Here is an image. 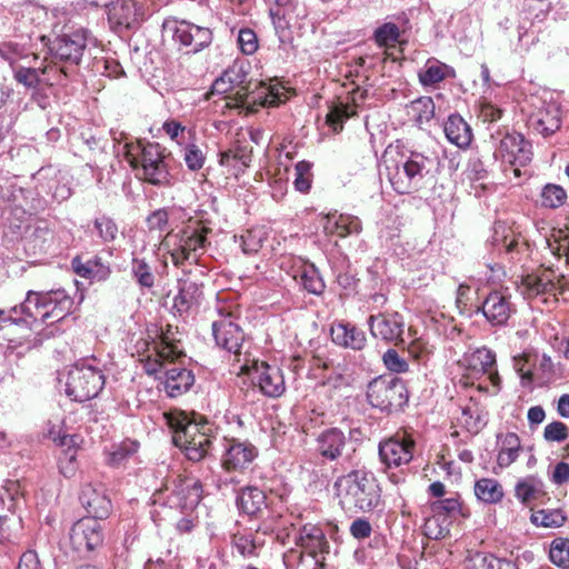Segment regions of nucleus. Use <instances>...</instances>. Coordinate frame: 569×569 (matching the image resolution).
Returning <instances> with one entry per match:
<instances>
[{"label": "nucleus", "mask_w": 569, "mask_h": 569, "mask_svg": "<svg viewBox=\"0 0 569 569\" xmlns=\"http://www.w3.org/2000/svg\"><path fill=\"white\" fill-rule=\"evenodd\" d=\"M14 79L27 88L36 89L40 83L39 70L21 67L14 72Z\"/></svg>", "instance_id": "obj_61"}, {"label": "nucleus", "mask_w": 569, "mask_h": 569, "mask_svg": "<svg viewBox=\"0 0 569 569\" xmlns=\"http://www.w3.org/2000/svg\"><path fill=\"white\" fill-rule=\"evenodd\" d=\"M411 112L416 122L422 124L430 121L435 116V102L430 97H420L411 102Z\"/></svg>", "instance_id": "obj_47"}, {"label": "nucleus", "mask_w": 569, "mask_h": 569, "mask_svg": "<svg viewBox=\"0 0 569 569\" xmlns=\"http://www.w3.org/2000/svg\"><path fill=\"white\" fill-rule=\"evenodd\" d=\"M366 395L372 408L386 413L401 409L409 400L405 381L392 375L373 378L367 386Z\"/></svg>", "instance_id": "obj_6"}, {"label": "nucleus", "mask_w": 569, "mask_h": 569, "mask_svg": "<svg viewBox=\"0 0 569 569\" xmlns=\"http://www.w3.org/2000/svg\"><path fill=\"white\" fill-rule=\"evenodd\" d=\"M370 333L373 338L380 339L395 346H405V319L399 312H379L369 316L367 320Z\"/></svg>", "instance_id": "obj_8"}, {"label": "nucleus", "mask_w": 569, "mask_h": 569, "mask_svg": "<svg viewBox=\"0 0 569 569\" xmlns=\"http://www.w3.org/2000/svg\"><path fill=\"white\" fill-rule=\"evenodd\" d=\"M450 525V520L432 512V516L425 522V535L433 540L443 539L449 535Z\"/></svg>", "instance_id": "obj_45"}, {"label": "nucleus", "mask_w": 569, "mask_h": 569, "mask_svg": "<svg viewBox=\"0 0 569 569\" xmlns=\"http://www.w3.org/2000/svg\"><path fill=\"white\" fill-rule=\"evenodd\" d=\"M183 160L189 170L197 171L203 167L206 157L197 144L188 143L183 149Z\"/></svg>", "instance_id": "obj_55"}, {"label": "nucleus", "mask_w": 569, "mask_h": 569, "mask_svg": "<svg viewBox=\"0 0 569 569\" xmlns=\"http://www.w3.org/2000/svg\"><path fill=\"white\" fill-rule=\"evenodd\" d=\"M296 543L301 547L320 569L326 567V555L329 553V542L323 530L315 525H305L300 528Z\"/></svg>", "instance_id": "obj_17"}, {"label": "nucleus", "mask_w": 569, "mask_h": 569, "mask_svg": "<svg viewBox=\"0 0 569 569\" xmlns=\"http://www.w3.org/2000/svg\"><path fill=\"white\" fill-rule=\"evenodd\" d=\"M515 496L521 503L530 506L545 498V485L537 477H526L517 482Z\"/></svg>", "instance_id": "obj_30"}, {"label": "nucleus", "mask_w": 569, "mask_h": 569, "mask_svg": "<svg viewBox=\"0 0 569 569\" xmlns=\"http://www.w3.org/2000/svg\"><path fill=\"white\" fill-rule=\"evenodd\" d=\"M70 541L78 552L93 551L103 542V532L100 520L82 518L70 530Z\"/></svg>", "instance_id": "obj_15"}, {"label": "nucleus", "mask_w": 569, "mask_h": 569, "mask_svg": "<svg viewBox=\"0 0 569 569\" xmlns=\"http://www.w3.org/2000/svg\"><path fill=\"white\" fill-rule=\"evenodd\" d=\"M293 0H274L276 7L269 9V16L276 29L284 28L287 14L292 7Z\"/></svg>", "instance_id": "obj_54"}, {"label": "nucleus", "mask_w": 569, "mask_h": 569, "mask_svg": "<svg viewBox=\"0 0 569 569\" xmlns=\"http://www.w3.org/2000/svg\"><path fill=\"white\" fill-rule=\"evenodd\" d=\"M400 37L399 27L396 23L387 22L375 30L373 39L379 47H389L398 42Z\"/></svg>", "instance_id": "obj_50"}, {"label": "nucleus", "mask_w": 569, "mask_h": 569, "mask_svg": "<svg viewBox=\"0 0 569 569\" xmlns=\"http://www.w3.org/2000/svg\"><path fill=\"white\" fill-rule=\"evenodd\" d=\"M164 418L173 432L174 446L183 451L188 460L199 462L209 455L216 439L213 425L209 420L196 412L181 410H172Z\"/></svg>", "instance_id": "obj_2"}, {"label": "nucleus", "mask_w": 569, "mask_h": 569, "mask_svg": "<svg viewBox=\"0 0 569 569\" xmlns=\"http://www.w3.org/2000/svg\"><path fill=\"white\" fill-rule=\"evenodd\" d=\"M32 303L36 311L43 309V312L40 315V323H46L49 320H51V323H54L63 320L70 313L73 300L63 289L28 291L24 301L21 303V310L32 320V323H37L38 315L31 310Z\"/></svg>", "instance_id": "obj_5"}, {"label": "nucleus", "mask_w": 569, "mask_h": 569, "mask_svg": "<svg viewBox=\"0 0 569 569\" xmlns=\"http://www.w3.org/2000/svg\"><path fill=\"white\" fill-rule=\"evenodd\" d=\"M22 57V47L16 42H3L0 44V58L11 67Z\"/></svg>", "instance_id": "obj_63"}, {"label": "nucleus", "mask_w": 569, "mask_h": 569, "mask_svg": "<svg viewBox=\"0 0 569 569\" xmlns=\"http://www.w3.org/2000/svg\"><path fill=\"white\" fill-rule=\"evenodd\" d=\"M156 352L157 358L154 360L149 359L144 366L149 376L164 375V370L170 363L184 356L179 343L171 341L167 335L161 337V341L156 346Z\"/></svg>", "instance_id": "obj_21"}, {"label": "nucleus", "mask_w": 569, "mask_h": 569, "mask_svg": "<svg viewBox=\"0 0 569 569\" xmlns=\"http://www.w3.org/2000/svg\"><path fill=\"white\" fill-rule=\"evenodd\" d=\"M568 437V427L561 421H552L545 427L543 438L548 442H562Z\"/></svg>", "instance_id": "obj_58"}, {"label": "nucleus", "mask_w": 569, "mask_h": 569, "mask_svg": "<svg viewBox=\"0 0 569 569\" xmlns=\"http://www.w3.org/2000/svg\"><path fill=\"white\" fill-rule=\"evenodd\" d=\"M252 383L259 388L262 395L269 398H278L286 390L281 370L266 362L256 366L252 373Z\"/></svg>", "instance_id": "obj_19"}, {"label": "nucleus", "mask_w": 569, "mask_h": 569, "mask_svg": "<svg viewBox=\"0 0 569 569\" xmlns=\"http://www.w3.org/2000/svg\"><path fill=\"white\" fill-rule=\"evenodd\" d=\"M492 326L506 325L510 316L516 311L511 302L508 288L492 290L477 308Z\"/></svg>", "instance_id": "obj_14"}, {"label": "nucleus", "mask_w": 569, "mask_h": 569, "mask_svg": "<svg viewBox=\"0 0 569 569\" xmlns=\"http://www.w3.org/2000/svg\"><path fill=\"white\" fill-rule=\"evenodd\" d=\"M475 495L483 503H498L503 498L502 486L492 478H481L475 483Z\"/></svg>", "instance_id": "obj_36"}, {"label": "nucleus", "mask_w": 569, "mask_h": 569, "mask_svg": "<svg viewBox=\"0 0 569 569\" xmlns=\"http://www.w3.org/2000/svg\"><path fill=\"white\" fill-rule=\"evenodd\" d=\"M493 157L515 167L516 174H519L518 167L527 166L532 159L531 143L518 132H507L500 139Z\"/></svg>", "instance_id": "obj_9"}, {"label": "nucleus", "mask_w": 569, "mask_h": 569, "mask_svg": "<svg viewBox=\"0 0 569 569\" xmlns=\"http://www.w3.org/2000/svg\"><path fill=\"white\" fill-rule=\"evenodd\" d=\"M493 555L487 552H469L463 561L466 569H487Z\"/></svg>", "instance_id": "obj_62"}, {"label": "nucleus", "mask_w": 569, "mask_h": 569, "mask_svg": "<svg viewBox=\"0 0 569 569\" xmlns=\"http://www.w3.org/2000/svg\"><path fill=\"white\" fill-rule=\"evenodd\" d=\"M207 232L208 229L199 222L188 224L173 236L177 239L174 244L181 247L187 251V253L193 257L194 261H197L200 256L198 252L201 251L202 253L204 250Z\"/></svg>", "instance_id": "obj_24"}, {"label": "nucleus", "mask_w": 569, "mask_h": 569, "mask_svg": "<svg viewBox=\"0 0 569 569\" xmlns=\"http://www.w3.org/2000/svg\"><path fill=\"white\" fill-rule=\"evenodd\" d=\"M139 443L136 441L122 442L109 456V463L118 466L122 463L128 457L137 452Z\"/></svg>", "instance_id": "obj_60"}, {"label": "nucleus", "mask_w": 569, "mask_h": 569, "mask_svg": "<svg viewBox=\"0 0 569 569\" xmlns=\"http://www.w3.org/2000/svg\"><path fill=\"white\" fill-rule=\"evenodd\" d=\"M232 543L242 557H253L257 555V545L252 536L234 533L232 536Z\"/></svg>", "instance_id": "obj_59"}, {"label": "nucleus", "mask_w": 569, "mask_h": 569, "mask_svg": "<svg viewBox=\"0 0 569 569\" xmlns=\"http://www.w3.org/2000/svg\"><path fill=\"white\" fill-rule=\"evenodd\" d=\"M490 243L499 253L505 252L512 256L518 251L519 239L509 227L503 223H497L493 228Z\"/></svg>", "instance_id": "obj_33"}, {"label": "nucleus", "mask_w": 569, "mask_h": 569, "mask_svg": "<svg viewBox=\"0 0 569 569\" xmlns=\"http://www.w3.org/2000/svg\"><path fill=\"white\" fill-rule=\"evenodd\" d=\"M89 34L87 29L80 28L57 37L50 49L53 58L70 66H79L88 46Z\"/></svg>", "instance_id": "obj_10"}, {"label": "nucleus", "mask_w": 569, "mask_h": 569, "mask_svg": "<svg viewBox=\"0 0 569 569\" xmlns=\"http://www.w3.org/2000/svg\"><path fill=\"white\" fill-rule=\"evenodd\" d=\"M316 442L318 453L329 461L341 458L348 448L347 436L337 427H330L321 431Z\"/></svg>", "instance_id": "obj_20"}, {"label": "nucleus", "mask_w": 569, "mask_h": 569, "mask_svg": "<svg viewBox=\"0 0 569 569\" xmlns=\"http://www.w3.org/2000/svg\"><path fill=\"white\" fill-rule=\"evenodd\" d=\"M456 71L452 67L439 61L436 58L427 60L423 69L418 72V79L422 87L435 88L447 78H455Z\"/></svg>", "instance_id": "obj_28"}, {"label": "nucleus", "mask_w": 569, "mask_h": 569, "mask_svg": "<svg viewBox=\"0 0 569 569\" xmlns=\"http://www.w3.org/2000/svg\"><path fill=\"white\" fill-rule=\"evenodd\" d=\"M172 40L179 46V50L186 49L187 53H198L212 43L213 34L209 28L182 20L176 23Z\"/></svg>", "instance_id": "obj_13"}, {"label": "nucleus", "mask_w": 569, "mask_h": 569, "mask_svg": "<svg viewBox=\"0 0 569 569\" xmlns=\"http://www.w3.org/2000/svg\"><path fill=\"white\" fill-rule=\"evenodd\" d=\"M104 386L101 370L86 365L73 366L67 376L66 393L74 401L83 402L97 397Z\"/></svg>", "instance_id": "obj_7"}, {"label": "nucleus", "mask_w": 569, "mask_h": 569, "mask_svg": "<svg viewBox=\"0 0 569 569\" xmlns=\"http://www.w3.org/2000/svg\"><path fill=\"white\" fill-rule=\"evenodd\" d=\"M202 295L201 287L193 281L183 280L179 283V291L173 298V308L183 313L198 302Z\"/></svg>", "instance_id": "obj_34"}, {"label": "nucleus", "mask_w": 569, "mask_h": 569, "mask_svg": "<svg viewBox=\"0 0 569 569\" xmlns=\"http://www.w3.org/2000/svg\"><path fill=\"white\" fill-rule=\"evenodd\" d=\"M331 338L336 345L353 350L363 349L367 342L365 332L350 323H338L332 327Z\"/></svg>", "instance_id": "obj_29"}, {"label": "nucleus", "mask_w": 569, "mask_h": 569, "mask_svg": "<svg viewBox=\"0 0 569 569\" xmlns=\"http://www.w3.org/2000/svg\"><path fill=\"white\" fill-rule=\"evenodd\" d=\"M462 423L469 432L478 433L487 425V412L477 403L462 409Z\"/></svg>", "instance_id": "obj_44"}, {"label": "nucleus", "mask_w": 569, "mask_h": 569, "mask_svg": "<svg viewBox=\"0 0 569 569\" xmlns=\"http://www.w3.org/2000/svg\"><path fill=\"white\" fill-rule=\"evenodd\" d=\"M157 378L162 381L166 393L171 398L186 393L194 383L191 370L171 363L166 368L164 376Z\"/></svg>", "instance_id": "obj_23"}, {"label": "nucleus", "mask_w": 569, "mask_h": 569, "mask_svg": "<svg viewBox=\"0 0 569 569\" xmlns=\"http://www.w3.org/2000/svg\"><path fill=\"white\" fill-rule=\"evenodd\" d=\"M131 273L141 288L150 289L153 287L152 269L143 259H132Z\"/></svg>", "instance_id": "obj_48"}, {"label": "nucleus", "mask_w": 569, "mask_h": 569, "mask_svg": "<svg viewBox=\"0 0 569 569\" xmlns=\"http://www.w3.org/2000/svg\"><path fill=\"white\" fill-rule=\"evenodd\" d=\"M387 177L399 194H410L435 182L440 171V159L433 151H410L386 164Z\"/></svg>", "instance_id": "obj_1"}, {"label": "nucleus", "mask_w": 569, "mask_h": 569, "mask_svg": "<svg viewBox=\"0 0 569 569\" xmlns=\"http://www.w3.org/2000/svg\"><path fill=\"white\" fill-rule=\"evenodd\" d=\"M178 499V507L182 509H192L201 500L202 486L199 481H183L174 491Z\"/></svg>", "instance_id": "obj_37"}, {"label": "nucleus", "mask_w": 569, "mask_h": 569, "mask_svg": "<svg viewBox=\"0 0 569 569\" xmlns=\"http://www.w3.org/2000/svg\"><path fill=\"white\" fill-rule=\"evenodd\" d=\"M300 286L309 293L320 296L326 289V283L320 276L318 268L310 262L302 263L295 274Z\"/></svg>", "instance_id": "obj_31"}, {"label": "nucleus", "mask_w": 569, "mask_h": 569, "mask_svg": "<svg viewBox=\"0 0 569 569\" xmlns=\"http://www.w3.org/2000/svg\"><path fill=\"white\" fill-rule=\"evenodd\" d=\"M123 152L137 179L160 188L173 184L171 156L158 142L126 141Z\"/></svg>", "instance_id": "obj_3"}, {"label": "nucleus", "mask_w": 569, "mask_h": 569, "mask_svg": "<svg viewBox=\"0 0 569 569\" xmlns=\"http://www.w3.org/2000/svg\"><path fill=\"white\" fill-rule=\"evenodd\" d=\"M312 163L306 160L299 161L295 166V181L296 189L300 192H308L311 188L312 181Z\"/></svg>", "instance_id": "obj_52"}, {"label": "nucleus", "mask_w": 569, "mask_h": 569, "mask_svg": "<svg viewBox=\"0 0 569 569\" xmlns=\"http://www.w3.org/2000/svg\"><path fill=\"white\" fill-rule=\"evenodd\" d=\"M430 508L431 512L438 515L439 517L447 518L448 520H450V522H452V520H456L460 516H468L463 511L462 502L460 501L459 497L439 499L437 501H433L430 505Z\"/></svg>", "instance_id": "obj_40"}, {"label": "nucleus", "mask_w": 569, "mask_h": 569, "mask_svg": "<svg viewBox=\"0 0 569 569\" xmlns=\"http://www.w3.org/2000/svg\"><path fill=\"white\" fill-rule=\"evenodd\" d=\"M339 503L343 510L367 513L382 506V490L373 472L353 469L335 481Z\"/></svg>", "instance_id": "obj_4"}, {"label": "nucleus", "mask_w": 569, "mask_h": 569, "mask_svg": "<svg viewBox=\"0 0 569 569\" xmlns=\"http://www.w3.org/2000/svg\"><path fill=\"white\" fill-rule=\"evenodd\" d=\"M522 286L525 287L527 295L530 297H537L546 293H553L557 290V284L551 279L545 277L528 274L522 279Z\"/></svg>", "instance_id": "obj_43"}, {"label": "nucleus", "mask_w": 569, "mask_h": 569, "mask_svg": "<svg viewBox=\"0 0 569 569\" xmlns=\"http://www.w3.org/2000/svg\"><path fill=\"white\" fill-rule=\"evenodd\" d=\"M531 127L543 137H550L561 128V109L549 103L530 118Z\"/></svg>", "instance_id": "obj_26"}, {"label": "nucleus", "mask_w": 569, "mask_h": 569, "mask_svg": "<svg viewBox=\"0 0 569 569\" xmlns=\"http://www.w3.org/2000/svg\"><path fill=\"white\" fill-rule=\"evenodd\" d=\"M236 503L240 512L249 517H260L268 507L266 492L256 486L240 489Z\"/></svg>", "instance_id": "obj_25"}, {"label": "nucleus", "mask_w": 569, "mask_h": 569, "mask_svg": "<svg viewBox=\"0 0 569 569\" xmlns=\"http://www.w3.org/2000/svg\"><path fill=\"white\" fill-rule=\"evenodd\" d=\"M531 521L541 527H560L566 521V517L560 510H538L531 515Z\"/></svg>", "instance_id": "obj_53"}, {"label": "nucleus", "mask_w": 569, "mask_h": 569, "mask_svg": "<svg viewBox=\"0 0 569 569\" xmlns=\"http://www.w3.org/2000/svg\"><path fill=\"white\" fill-rule=\"evenodd\" d=\"M26 192L14 183L0 184V208L23 209L27 203Z\"/></svg>", "instance_id": "obj_39"}, {"label": "nucleus", "mask_w": 569, "mask_h": 569, "mask_svg": "<svg viewBox=\"0 0 569 569\" xmlns=\"http://www.w3.org/2000/svg\"><path fill=\"white\" fill-rule=\"evenodd\" d=\"M567 199L565 189L558 184H547L541 192V202L543 207L556 209L561 207Z\"/></svg>", "instance_id": "obj_51"}, {"label": "nucleus", "mask_w": 569, "mask_h": 569, "mask_svg": "<svg viewBox=\"0 0 569 569\" xmlns=\"http://www.w3.org/2000/svg\"><path fill=\"white\" fill-rule=\"evenodd\" d=\"M60 445L67 447L59 457V469L66 478H71L77 471L76 436L66 435L60 438Z\"/></svg>", "instance_id": "obj_35"}, {"label": "nucleus", "mask_w": 569, "mask_h": 569, "mask_svg": "<svg viewBox=\"0 0 569 569\" xmlns=\"http://www.w3.org/2000/svg\"><path fill=\"white\" fill-rule=\"evenodd\" d=\"M258 456L257 448L249 441L224 439L221 466L227 471H243Z\"/></svg>", "instance_id": "obj_16"}, {"label": "nucleus", "mask_w": 569, "mask_h": 569, "mask_svg": "<svg viewBox=\"0 0 569 569\" xmlns=\"http://www.w3.org/2000/svg\"><path fill=\"white\" fill-rule=\"evenodd\" d=\"M415 450L416 442L406 432H398L379 443L380 460L389 468L408 465L413 458Z\"/></svg>", "instance_id": "obj_12"}, {"label": "nucleus", "mask_w": 569, "mask_h": 569, "mask_svg": "<svg viewBox=\"0 0 569 569\" xmlns=\"http://www.w3.org/2000/svg\"><path fill=\"white\" fill-rule=\"evenodd\" d=\"M371 532V523L366 518H357L350 525V533L353 538L358 540L370 537Z\"/></svg>", "instance_id": "obj_64"}, {"label": "nucleus", "mask_w": 569, "mask_h": 569, "mask_svg": "<svg viewBox=\"0 0 569 569\" xmlns=\"http://www.w3.org/2000/svg\"><path fill=\"white\" fill-rule=\"evenodd\" d=\"M251 161V149L244 146H236L228 151L220 153L221 166H234L237 171H242Z\"/></svg>", "instance_id": "obj_41"}, {"label": "nucleus", "mask_w": 569, "mask_h": 569, "mask_svg": "<svg viewBox=\"0 0 569 569\" xmlns=\"http://www.w3.org/2000/svg\"><path fill=\"white\" fill-rule=\"evenodd\" d=\"M114 9L118 23L128 28L137 23L139 17L142 16V6L134 0H121L119 7Z\"/></svg>", "instance_id": "obj_42"}, {"label": "nucleus", "mask_w": 569, "mask_h": 569, "mask_svg": "<svg viewBox=\"0 0 569 569\" xmlns=\"http://www.w3.org/2000/svg\"><path fill=\"white\" fill-rule=\"evenodd\" d=\"M382 361L386 368L395 373H402L409 369L408 362L395 349H388L382 356Z\"/></svg>", "instance_id": "obj_57"}, {"label": "nucleus", "mask_w": 569, "mask_h": 569, "mask_svg": "<svg viewBox=\"0 0 569 569\" xmlns=\"http://www.w3.org/2000/svg\"><path fill=\"white\" fill-rule=\"evenodd\" d=\"M72 267L78 276L97 281H103L110 274L109 266L99 257L88 259L86 262L77 257L72 260Z\"/></svg>", "instance_id": "obj_32"}, {"label": "nucleus", "mask_w": 569, "mask_h": 569, "mask_svg": "<svg viewBox=\"0 0 569 569\" xmlns=\"http://www.w3.org/2000/svg\"><path fill=\"white\" fill-rule=\"evenodd\" d=\"M443 131L447 139L458 148H467L472 140V130L465 119L453 113L448 117L443 124Z\"/></svg>", "instance_id": "obj_27"}, {"label": "nucleus", "mask_w": 569, "mask_h": 569, "mask_svg": "<svg viewBox=\"0 0 569 569\" xmlns=\"http://www.w3.org/2000/svg\"><path fill=\"white\" fill-rule=\"evenodd\" d=\"M211 329L216 346L233 355L236 360L240 361L246 336L232 316L227 315L213 321Z\"/></svg>", "instance_id": "obj_11"}, {"label": "nucleus", "mask_w": 569, "mask_h": 569, "mask_svg": "<svg viewBox=\"0 0 569 569\" xmlns=\"http://www.w3.org/2000/svg\"><path fill=\"white\" fill-rule=\"evenodd\" d=\"M549 558L553 565L563 569L569 568V539L555 538L550 545Z\"/></svg>", "instance_id": "obj_46"}, {"label": "nucleus", "mask_w": 569, "mask_h": 569, "mask_svg": "<svg viewBox=\"0 0 569 569\" xmlns=\"http://www.w3.org/2000/svg\"><path fill=\"white\" fill-rule=\"evenodd\" d=\"M93 229L97 232L98 238L103 243L112 242L118 234V226L107 216L96 218L93 221Z\"/></svg>", "instance_id": "obj_49"}, {"label": "nucleus", "mask_w": 569, "mask_h": 569, "mask_svg": "<svg viewBox=\"0 0 569 569\" xmlns=\"http://www.w3.org/2000/svg\"><path fill=\"white\" fill-rule=\"evenodd\" d=\"M79 500L89 515L87 518L103 520L111 513V500L104 487L101 485H84L81 489Z\"/></svg>", "instance_id": "obj_18"}, {"label": "nucleus", "mask_w": 569, "mask_h": 569, "mask_svg": "<svg viewBox=\"0 0 569 569\" xmlns=\"http://www.w3.org/2000/svg\"><path fill=\"white\" fill-rule=\"evenodd\" d=\"M462 363L471 375L488 373L491 382L495 386L499 385L498 372H492L491 369L496 365V355L488 348L481 347L463 355Z\"/></svg>", "instance_id": "obj_22"}, {"label": "nucleus", "mask_w": 569, "mask_h": 569, "mask_svg": "<svg viewBox=\"0 0 569 569\" xmlns=\"http://www.w3.org/2000/svg\"><path fill=\"white\" fill-rule=\"evenodd\" d=\"M237 42L241 52L248 56L253 54L259 47L256 32L249 28H242L238 31Z\"/></svg>", "instance_id": "obj_56"}, {"label": "nucleus", "mask_w": 569, "mask_h": 569, "mask_svg": "<svg viewBox=\"0 0 569 569\" xmlns=\"http://www.w3.org/2000/svg\"><path fill=\"white\" fill-rule=\"evenodd\" d=\"M246 78L247 71L244 70V66L242 63H233L223 72L219 79L214 81L213 88L219 92H226L234 87H241V89H246L243 87Z\"/></svg>", "instance_id": "obj_38"}]
</instances>
